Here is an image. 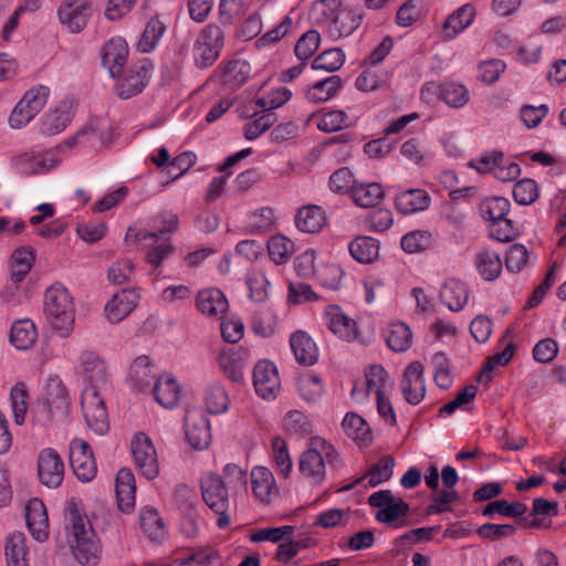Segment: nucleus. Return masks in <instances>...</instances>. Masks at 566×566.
Wrapping results in <instances>:
<instances>
[{
  "label": "nucleus",
  "mask_w": 566,
  "mask_h": 566,
  "mask_svg": "<svg viewBox=\"0 0 566 566\" xmlns=\"http://www.w3.org/2000/svg\"><path fill=\"white\" fill-rule=\"evenodd\" d=\"M44 313L52 328L69 337L74 328L75 312L69 291L61 284L49 287L44 295Z\"/></svg>",
  "instance_id": "nucleus-1"
},
{
  "label": "nucleus",
  "mask_w": 566,
  "mask_h": 566,
  "mask_svg": "<svg viewBox=\"0 0 566 566\" xmlns=\"http://www.w3.org/2000/svg\"><path fill=\"white\" fill-rule=\"evenodd\" d=\"M69 525L72 528L74 544L72 545L73 555L76 560L82 565H93L97 560V545L91 538L92 528L85 521V517L80 513L77 505L74 502L69 503L67 507Z\"/></svg>",
  "instance_id": "nucleus-2"
},
{
  "label": "nucleus",
  "mask_w": 566,
  "mask_h": 566,
  "mask_svg": "<svg viewBox=\"0 0 566 566\" xmlns=\"http://www.w3.org/2000/svg\"><path fill=\"white\" fill-rule=\"evenodd\" d=\"M69 406V391L63 381L54 377L48 379L41 400L38 401L31 411L38 422L45 424L55 415L65 416Z\"/></svg>",
  "instance_id": "nucleus-3"
},
{
  "label": "nucleus",
  "mask_w": 566,
  "mask_h": 566,
  "mask_svg": "<svg viewBox=\"0 0 566 566\" xmlns=\"http://www.w3.org/2000/svg\"><path fill=\"white\" fill-rule=\"evenodd\" d=\"M201 494L205 503L219 515L217 525L226 528L230 524V517L227 515L229 507L228 490L222 478L216 473H208L200 482Z\"/></svg>",
  "instance_id": "nucleus-4"
},
{
  "label": "nucleus",
  "mask_w": 566,
  "mask_h": 566,
  "mask_svg": "<svg viewBox=\"0 0 566 566\" xmlns=\"http://www.w3.org/2000/svg\"><path fill=\"white\" fill-rule=\"evenodd\" d=\"M223 46V32L216 24H208L198 35L193 45V59L199 69L211 66Z\"/></svg>",
  "instance_id": "nucleus-5"
},
{
  "label": "nucleus",
  "mask_w": 566,
  "mask_h": 566,
  "mask_svg": "<svg viewBox=\"0 0 566 566\" xmlns=\"http://www.w3.org/2000/svg\"><path fill=\"white\" fill-rule=\"evenodd\" d=\"M50 90L39 85L29 90L18 102L9 116V124L12 128L19 129L25 126L44 107Z\"/></svg>",
  "instance_id": "nucleus-6"
},
{
  "label": "nucleus",
  "mask_w": 566,
  "mask_h": 566,
  "mask_svg": "<svg viewBox=\"0 0 566 566\" xmlns=\"http://www.w3.org/2000/svg\"><path fill=\"white\" fill-rule=\"evenodd\" d=\"M130 450L136 470L148 480L156 479L159 474V462L151 439L145 432L135 433Z\"/></svg>",
  "instance_id": "nucleus-7"
},
{
  "label": "nucleus",
  "mask_w": 566,
  "mask_h": 566,
  "mask_svg": "<svg viewBox=\"0 0 566 566\" xmlns=\"http://www.w3.org/2000/svg\"><path fill=\"white\" fill-rule=\"evenodd\" d=\"M82 409L87 427L98 436H104L109 429L108 415L99 391L84 390Z\"/></svg>",
  "instance_id": "nucleus-8"
},
{
  "label": "nucleus",
  "mask_w": 566,
  "mask_h": 566,
  "mask_svg": "<svg viewBox=\"0 0 566 566\" xmlns=\"http://www.w3.org/2000/svg\"><path fill=\"white\" fill-rule=\"evenodd\" d=\"M70 464L75 476L82 482H90L96 475V463L90 444L74 439L70 444Z\"/></svg>",
  "instance_id": "nucleus-9"
},
{
  "label": "nucleus",
  "mask_w": 566,
  "mask_h": 566,
  "mask_svg": "<svg viewBox=\"0 0 566 566\" xmlns=\"http://www.w3.org/2000/svg\"><path fill=\"white\" fill-rule=\"evenodd\" d=\"M59 163V158L52 150L44 153L25 151L12 158L13 167L25 176L46 174L55 168Z\"/></svg>",
  "instance_id": "nucleus-10"
},
{
  "label": "nucleus",
  "mask_w": 566,
  "mask_h": 566,
  "mask_svg": "<svg viewBox=\"0 0 566 566\" xmlns=\"http://www.w3.org/2000/svg\"><path fill=\"white\" fill-rule=\"evenodd\" d=\"M38 475L41 483L50 489L61 485L64 478V463L54 449L45 448L39 453Z\"/></svg>",
  "instance_id": "nucleus-11"
},
{
  "label": "nucleus",
  "mask_w": 566,
  "mask_h": 566,
  "mask_svg": "<svg viewBox=\"0 0 566 566\" xmlns=\"http://www.w3.org/2000/svg\"><path fill=\"white\" fill-rule=\"evenodd\" d=\"M185 429L187 439L193 449L208 448L211 441L210 422L201 410L192 409L186 412Z\"/></svg>",
  "instance_id": "nucleus-12"
},
{
  "label": "nucleus",
  "mask_w": 566,
  "mask_h": 566,
  "mask_svg": "<svg viewBox=\"0 0 566 566\" xmlns=\"http://www.w3.org/2000/svg\"><path fill=\"white\" fill-rule=\"evenodd\" d=\"M253 386L263 399H274L280 389L276 366L270 360H260L253 369Z\"/></svg>",
  "instance_id": "nucleus-13"
},
{
  "label": "nucleus",
  "mask_w": 566,
  "mask_h": 566,
  "mask_svg": "<svg viewBox=\"0 0 566 566\" xmlns=\"http://www.w3.org/2000/svg\"><path fill=\"white\" fill-rule=\"evenodd\" d=\"M81 368L84 380L88 384L85 390L99 391L107 384V368L102 357L92 350L81 355Z\"/></svg>",
  "instance_id": "nucleus-14"
},
{
  "label": "nucleus",
  "mask_w": 566,
  "mask_h": 566,
  "mask_svg": "<svg viewBox=\"0 0 566 566\" xmlns=\"http://www.w3.org/2000/svg\"><path fill=\"white\" fill-rule=\"evenodd\" d=\"M401 390L406 401L410 405H418L424 398L423 365L420 361H412L406 367Z\"/></svg>",
  "instance_id": "nucleus-15"
},
{
  "label": "nucleus",
  "mask_w": 566,
  "mask_h": 566,
  "mask_svg": "<svg viewBox=\"0 0 566 566\" xmlns=\"http://www.w3.org/2000/svg\"><path fill=\"white\" fill-rule=\"evenodd\" d=\"M128 48L124 39L112 38L102 48V64L112 77L118 76L126 63Z\"/></svg>",
  "instance_id": "nucleus-16"
},
{
  "label": "nucleus",
  "mask_w": 566,
  "mask_h": 566,
  "mask_svg": "<svg viewBox=\"0 0 566 566\" xmlns=\"http://www.w3.org/2000/svg\"><path fill=\"white\" fill-rule=\"evenodd\" d=\"M138 295L133 290L123 289L115 293L105 305V314L111 323H119L136 307Z\"/></svg>",
  "instance_id": "nucleus-17"
},
{
  "label": "nucleus",
  "mask_w": 566,
  "mask_h": 566,
  "mask_svg": "<svg viewBox=\"0 0 566 566\" xmlns=\"http://www.w3.org/2000/svg\"><path fill=\"white\" fill-rule=\"evenodd\" d=\"M249 356L250 352L245 347L231 348L228 352L220 353L219 364L229 379L234 382H241Z\"/></svg>",
  "instance_id": "nucleus-18"
},
{
  "label": "nucleus",
  "mask_w": 566,
  "mask_h": 566,
  "mask_svg": "<svg viewBox=\"0 0 566 566\" xmlns=\"http://www.w3.org/2000/svg\"><path fill=\"white\" fill-rule=\"evenodd\" d=\"M196 500L197 495L189 486L180 484L175 489L176 505L185 516L182 527L191 536L197 532Z\"/></svg>",
  "instance_id": "nucleus-19"
},
{
  "label": "nucleus",
  "mask_w": 566,
  "mask_h": 566,
  "mask_svg": "<svg viewBox=\"0 0 566 566\" xmlns=\"http://www.w3.org/2000/svg\"><path fill=\"white\" fill-rule=\"evenodd\" d=\"M395 464L396 462L394 457L384 455L379 459L377 463L373 464L363 476L356 479L350 484L345 485L342 489V491L353 490L356 485H359L365 479H368V486L375 488L380 483L391 479L394 474Z\"/></svg>",
  "instance_id": "nucleus-20"
},
{
  "label": "nucleus",
  "mask_w": 566,
  "mask_h": 566,
  "mask_svg": "<svg viewBox=\"0 0 566 566\" xmlns=\"http://www.w3.org/2000/svg\"><path fill=\"white\" fill-rule=\"evenodd\" d=\"M326 317L328 319V328L345 340L358 339L359 333L356 328V322L349 318L338 305H329L326 307Z\"/></svg>",
  "instance_id": "nucleus-21"
},
{
  "label": "nucleus",
  "mask_w": 566,
  "mask_h": 566,
  "mask_svg": "<svg viewBox=\"0 0 566 566\" xmlns=\"http://www.w3.org/2000/svg\"><path fill=\"white\" fill-rule=\"evenodd\" d=\"M115 492L118 509L129 513L135 505L136 484L130 469L122 468L116 475Z\"/></svg>",
  "instance_id": "nucleus-22"
},
{
  "label": "nucleus",
  "mask_w": 566,
  "mask_h": 566,
  "mask_svg": "<svg viewBox=\"0 0 566 566\" xmlns=\"http://www.w3.org/2000/svg\"><path fill=\"white\" fill-rule=\"evenodd\" d=\"M431 198L423 189L412 188L396 193L395 207L402 214H411L429 208Z\"/></svg>",
  "instance_id": "nucleus-23"
},
{
  "label": "nucleus",
  "mask_w": 566,
  "mask_h": 566,
  "mask_svg": "<svg viewBox=\"0 0 566 566\" xmlns=\"http://www.w3.org/2000/svg\"><path fill=\"white\" fill-rule=\"evenodd\" d=\"M300 471L304 476L311 479L314 484H321L325 476V462L323 455L318 451V447L313 446L312 441L310 447L301 454Z\"/></svg>",
  "instance_id": "nucleus-24"
},
{
  "label": "nucleus",
  "mask_w": 566,
  "mask_h": 566,
  "mask_svg": "<svg viewBox=\"0 0 566 566\" xmlns=\"http://www.w3.org/2000/svg\"><path fill=\"white\" fill-rule=\"evenodd\" d=\"M157 377L151 370V361L148 356L137 357L129 369L128 381L136 392H144L154 386Z\"/></svg>",
  "instance_id": "nucleus-25"
},
{
  "label": "nucleus",
  "mask_w": 566,
  "mask_h": 566,
  "mask_svg": "<svg viewBox=\"0 0 566 566\" xmlns=\"http://www.w3.org/2000/svg\"><path fill=\"white\" fill-rule=\"evenodd\" d=\"M329 23L328 33L338 40L350 35L361 23L363 14L350 8H343Z\"/></svg>",
  "instance_id": "nucleus-26"
},
{
  "label": "nucleus",
  "mask_w": 566,
  "mask_h": 566,
  "mask_svg": "<svg viewBox=\"0 0 566 566\" xmlns=\"http://www.w3.org/2000/svg\"><path fill=\"white\" fill-rule=\"evenodd\" d=\"M439 297L450 311L459 312L468 303L469 289L462 281L450 279L442 285Z\"/></svg>",
  "instance_id": "nucleus-27"
},
{
  "label": "nucleus",
  "mask_w": 566,
  "mask_h": 566,
  "mask_svg": "<svg viewBox=\"0 0 566 566\" xmlns=\"http://www.w3.org/2000/svg\"><path fill=\"white\" fill-rule=\"evenodd\" d=\"M290 345L296 360L305 366L317 363L318 349L314 340L302 331L292 334Z\"/></svg>",
  "instance_id": "nucleus-28"
},
{
  "label": "nucleus",
  "mask_w": 566,
  "mask_h": 566,
  "mask_svg": "<svg viewBox=\"0 0 566 566\" xmlns=\"http://www.w3.org/2000/svg\"><path fill=\"white\" fill-rule=\"evenodd\" d=\"M148 69L145 65L130 69L117 83V94L122 98H129L143 92L148 83Z\"/></svg>",
  "instance_id": "nucleus-29"
},
{
  "label": "nucleus",
  "mask_w": 566,
  "mask_h": 566,
  "mask_svg": "<svg viewBox=\"0 0 566 566\" xmlns=\"http://www.w3.org/2000/svg\"><path fill=\"white\" fill-rule=\"evenodd\" d=\"M155 400L165 408H172L180 399V386L171 376H161L156 379L151 389Z\"/></svg>",
  "instance_id": "nucleus-30"
},
{
  "label": "nucleus",
  "mask_w": 566,
  "mask_h": 566,
  "mask_svg": "<svg viewBox=\"0 0 566 566\" xmlns=\"http://www.w3.org/2000/svg\"><path fill=\"white\" fill-rule=\"evenodd\" d=\"M228 301L219 289H206L197 295V308L209 316H218L228 310Z\"/></svg>",
  "instance_id": "nucleus-31"
},
{
  "label": "nucleus",
  "mask_w": 566,
  "mask_h": 566,
  "mask_svg": "<svg viewBox=\"0 0 566 566\" xmlns=\"http://www.w3.org/2000/svg\"><path fill=\"white\" fill-rule=\"evenodd\" d=\"M325 222V212L315 205L304 206L295 214V226L302 232L315 233L324 227Z\"/></svg>",
  "instance_id": "nucleus-32"
},
{
  "label": "nucleus",
  "mask_w": 566,
  "mask_h": 566,
  "mask_svg": "<svg viewBox=\"0 0 566 566\" xmlns=\"http://www.w3.org/2000/svg\"><path fill=\"white\" fill-rule=\"evenodd\" d=\"M251 483L255 497L262 503H270L272 495L277 492L274 476L266 468H254L251 472Z\"/></svg>",
  "instance_id": "nucleus-33"
},
{
  "label": "nucleus",
  "mask_w": 566,
  "mask_h": 566,
  "mask_svg": "<svg viewBox=\"0 0 566 566\" xmlns=\"http://www.w3.org/2000/svg\"><path fill=\"white\" fill-rule=\"evenodd\" d=\"M7 566H30L29 549L25 535L21 532L12 533L4 546Z\"/></svg>",
  "instance_id": "nucleus-34"
},
{
  "label": "nucleus",
  "mask_w": 566,
  "mask_h": 566,
  "mask_svg": "<svg viewBox=\"0 0 566 566\" xmlns=\"http://www.w3.org/2000/svg\"><path fill=\"white\" fill-rule=\"evenodd\" d=\"M156 220L159 221L158 229L156 231H137L134 233V240L146 242L151 241V244L157 242L159 237L165 234L174 233L178 230L179 219L178 216L171 211L161 212Z\"/></svg>",
  "instance_id": "nucleus-35"
},
{
  "label": "nucleus",
  "mask_w": 566,
  "mask_h": 566,
  "mask_svg": "<svg viewBox=\"0 0 566 566\" xmlns=\"http://www.w3.org/2000/svg\"><path fill=\"white\" fill-rule=\"evenodd\" d=\"M350 255L359 263L368 264L377 260L379 254V241L367 235L356 237L349 243Z\"/></svg>",
  "instance_id": "nucleus-36"
},
{
  "label": "nucleus",
  "mask_w": 566,
  "mask_h": 566,
  "mask_svg": "<svg viewBox=\"0 0 566 566\" xmlns=\"http://www.w3.org/2000/svg\"><path fill=\"white\" fill-rule=\"evenodd\" d=\"M90 9L91 7L87 1L80 2L74 9H59V20L72 33H78L87 24Z\"/></svg>",
  "instance_id": "nucleus-37"
},
{
  "label": "nucleus",
  "mask_w": 566,
  "mask_h": 566,
  "mask_svg": "<svg viewBox=\"0 0 566 566\" xmlns=\"http://www.w3.org/2000/svg\"><path fill=\"white\" fill-rule=\"evenodd\" d=\"M342 428L349 438L359 444L367 446L373 440L369 426L363 417L355 412L346 413L342 422Z\"/></svg>",
  "instance_id": "nucleus-38"
},
{
  "label": "nucleus",
  "mask_w": 566,
  "mask_h": 566,
  "mask_svg": "<svg viewBox=\"0 0 566 566\" xmlns=\"http://www.w3.org/2000/svg\"><path fill=\"white\" fill-rule=\"evenodd\" d=\"M475 15V9L472 4H464L450 14L443 22V32L447 39H453L459 32L469 27Z\"/></svg>",
  "instance_id": "nucleus-39"
},
{
  "label": "nucleus",
  "mask_w": 566,
  "mask_h": 566,
  "mask_svg": "<svg viewBox=\"0 0 566 566\" xmlns=\"http://www.w3.org/2000/svg\"><path fill=\"white\" fill-rule=\"evenodd\" d=\"M475 268L485 281H494L502 272L500 255L490 249H482L475 255Z\"/></svg>",
  "instance_id": "nucleus-40"
},
{
  "label": "nucleus",
  "mask_w": 566,
  "mask_h": 566,
  "mask_svg": "<svg viewBox=\"0 0 566 566\" xmlns=\"http://www.w3.org/2000/svg\"><path fill=\"white\" fill-rule=\"evenodd\" d=\"M36 338V327L31 319L25 318L13 323L10 332V342L17 349H29Z\"/></svg>",
  "instance_id": "nucleus-41"
},
{
  "label": "nucleus",
  "mask_w": 566,
  "mask_h": 566,
  "mask_svg": "<svg viewBox=\"0 0 566 566\" xmlns=\"http://www.w3.org/2000/svg\"><path fill=\"white\" fill-rule=\"evenodd\" d=\"M350 196L357 206L374 208L384 198L385 192L378 182H361L353 187Z\"/></svg>",
  "instance_id": "nucleus-42"
},
{
  "label": "nucleus",
  "mask_w": 566,
  "mask_h": 566,
  "mask_svg": "<svg viewBox=\"0 0 566 566\" xmlns=\"http://www.w3.org/2000/svg\"><path fill=\"white\" fill-rule=\"evenodd\" d=\"M249 65L240 60L228 62L223 66H219L217 73L219 74L223 84L238 88L243 85L249 78Z\"/></svg>",
  "instance_id": "nucleus-43"
},
{
  "label": "nucleus",
  "mask_w": 566,
  "mask_h": 566,
  "mask_svg": "<svg viewBox=\"0 0 566 566\" xmlns=\"http://www.w3.org/2000/svg\"><path fill=\"white\" fill-rule=\"evenodd\" d=\"M342 78L338 75H332L325 80L318 81L306 91V98L312 103H323L333 97L342 86Z\"/></svg>",
  "instance_id": "nucleus-44"
},
{
  "label": "nucleus",
  "mask_w": 566,
  "mask_h": 566,
  "mask_svg": "<svg viewBox=\"0 0 566 566\" xmlns=\"http://www.w3.org/2000/svg\"><path fill=\"white\" fill-rule=\"evenodd\" d=\"M71 120L72 114L70 106L63 103L45 115L42 123V130L49 135H56L64 130Z\"/></svg>",
  "instance_id": "nucleus-45"
},
{
  "label": "nucleus",
  "mask_w": 566,
  "mask_h": 566,
  "mask_svg": "<svg viewBox=\"0 0 566 566\" xmlns=\"http://www.w3.org/2000/svg\"><path fill=\"white\" fill-rule=\"evenodd\" d=\"M439 97L450 107L460 108L469 102V91L462 84L444 82L438 86Z\"/></svg>",
  "instance_id": "nucleus-46"
},
{
  "label": "nucleus",
  "mask_w": 566,
  "mask_h": 566,
  "mask_svg": "<svg viewBox=\"0 0 566 566\" xmlns=\"http://www.w3.org/2000/svg\"><path fill=\"white\" fill-rule=\"evenodd\" d=\"M386 343L394 352H406L412 343V333L409 326L401 322L391 324L386 335Z\"/></svg>",
  "instance_id": "nucleus-47"
},
{
  "label": "nucleus",
  "mask_w": 566,
  "mask_h": 566,
  "mask_svg": "<svg viewBox=\"0 0 566 566\" xmlns=\"http://www.w3.org/2000/svg\"><path fill=\"white\" fill-rule=\"evenodd\" d=\"M511 203L504 197H491L481 201L480 213L490 222L503 221L510 211Z\"/></svg>",
  "instance_id": "nucleus-48"
},
{
  "label": "nucleus",
  "mask_w": 566,
  "mask_h": 566,
  "mask_svg": "<svg viewBox=\"0 0 566 566\" xmlns=\"http://www.w3.org/2000/svg\"><path fill=\"white\" fill-rule=\"evenodd\" d=\"M268 251L271 260L276 264L285 263L294 253L295 244L282 234L273 235L268 242Z\"/></svg>",
  "instance_id": "nucleus-49"
},
{
  "label": "nucleus",
  "mask_w": 566,
  "mask_h": 566,
  "mask_svg": "<svg viewBox=\"0 0 566 566\" xmlns=\"http://www.w3.org/2000/svg\"><path fill=\"white\" fill-rule=\"evenodd\" d=\"M139 520L140 527L150 539L157 541L165 536V524L156 509L146 507Z\"/></svg>",
  "instance_id": "nucleus-50"
},
{
  "label": "nucleus",
  "mask_w": 566,
  "mask_h": 566,
  "mask_svg": "<svg viewBox=\"0 0 566 566\" xmlns=\"http://www.w3.org/2000/svg\"><path fill=\"white\" fill-rule=\"evenodd\" d=\"M340 9V0H318L313 4L310 15L316 24H326L329 27V23H332L335 18L334 15H336Z\"/></svg>",
  "instance_id": "nucleus-51"
},
{
  "label": "nucleus",
  "mask_w": 566,
  "mask_h": 566,
  "mask_svg": "<svg viewBox=\"0 0 566 566\" xmlns=\"http://www.w3.org/2000/svg\"><path fill=\"white\" fill-rule=\"evenodd\" d=\"M495 512L502 516L521 518L527 512V506L522 502L510 503L506 500H497L490 502L483 509L482 514L486 517H492V514Z\"/></svg>",
  "instance_id": "nucleus-52"
},
{
  "label": "nucleus",
  "mask_w": 566,
  "mask_h": 566,
  "mask_svg": "<svg viewBox=\"0 0 566 566\" xmlns=\"http://www.w3.org/2000/svg\"><path fill=\"white\" fill-rule=\"evenodd\" d=\"M166 27L161 21L157 18H151L137 43L138 50L144 53L150 52L163 36Z\"/></svg>",
  "instance_id": "nucleus-53"
},
{
  "label": "nucleus",
  "mask_w": 566,
  "mask_h": 566,
  "mask_svg": "<svg viewBox=\"0 0 566 566\" xmlns=\"http://www.w3.org/2000/svg\"><path fill=\"white\" fill-rule=\"evenodd\" d=\"M344 62L345 53L343 50L339 48H333L318 54L312 62V69L335 72L343 66Z\"/></svg>",
  "instance_id": "nucleus-54"
},
{
  "label": "nucleus",
  "mask_w": 566,
  "mask_h": 566,
  "mask_svg": "<svg viewBox=\"0 0 566 566\" xmlns=\"http://www.w3.org/2000/svg\"><path fill=\"white\" fill-rule=\"evenodd\" d=\"M229 397L223 386L211 384L206 391V407L210 413H222L228 409Z\"/></svg>",
  "instance_id": "nucleus-55"
},
{
  "label": "nucleus",
  "mask_w": 566,
  "mask_h": 566,
  "mask_svg": "<svg viewBox=\"0 0 566 566\" xmlns=\"http://www.w3.org/2000/svg\"><path fill=\"white\" fill-rule=\"evenodd\" d=\"M432 366L434 369L433 378L438 387L449 389L452 385L451 365L443 352H438L432 356Z\"/></svg>",
  "instance_id": "nucleus-56"
},
{
  "label": "nucleus",
  "mask_w": 566,
  "mask_h": 566,
  "mask_svg": "<svg viewBox=\"0 0 566 566\" xmlns=\"http://www.w3.org/2000/svg\"><path fill=\"white\" fill-rule=\"evenodd\" d=\"M253 116L254 119L247 123L243 128L244 137L248 140L256 139L276 122V115L273 112L262 113L260 115L255 113Z\"/></svg>",
  "instance_id": "nucleus-57"
},
{
  "label": "nucleus",
  "mask_w": 566,
  "mask_h": 566,
  "mask_svg": "<svg viewBox=\"0 0 566 566\" xmlns=\"http://www.w3.org/2000/svg\"><path fill=\"white\" fill-rule=\"evenodd\" d=\"M410 511V506L402 499H394L390 504L381 507L377 511L375 517L377 521L386 524H394L400 517L407 516Z\"/></svg>",
  "instance_id": "nucleus-58"
},
{
  "label": "nucleus",
  "mask_w": 566,
  "mask_h": 566,
  "mask_svg": "<svg viewBox=\"0 0 566 566\" xmlns=\"http://www.w3.org/2000/svg\"><path fill=\"white\" fill-rule=\"evenodd\" d=\"M515 352V345L510 343L501 353H496L489 357L484 364V367L478 378L479 381L488 384L492 379L491 373L496 366L506 365L513 357Z\"/></svg>",
  "instance_id": "nucleus-59"
},
{
  "label": "nucleus",
  "mask_w": 566,
  "mask_h": 566,
  "mask_svg": "<svg viewBox=\"0 0 566 566\" xmlns=\"http://www.w3.org/2000/svg\"><path fill=\"white\" fill-rule=\"evenodd\" d=\"M432 242V234L429 231L416 230L401 238V249L407 253H416L428 249Z\"/></svg>",
  "instance_id": "nucleus-60"
},
{
  "label": "nucleus",
  "mask_w": 566,
  "mask_h": 566,
  "mask_svg": "<svg viewBox=\"0 0 566 566\" xmlns=\"http://www.w3.org/2000/svg\"><path fill=\"white\" fill-rule=\"evenodd\" d=\"M10 400L14 417V422L21 426L25 420L28 410V389L24 384H17L10 392Z\"/></svg>",
  "instance_id": "nucleus-61"
},
{
  "label": "nucleus",
  "mask_w": 566,
  "mask_h": 566,
  "mask_svg": "<svg viewBox=\"0 0 566 566\" xmlns=\"http://www.w3.org/2000/svg\"><path fill=\"white\" fill-rule=\"evenodd\" d=\"M321 35L316 30H308L296 42L294 52L297 59L306 62L319 46Z\"/></svg>",
  "instance_id": "nucleus-62"
},
{
  "label": "nucleus",
  "mask_w": 566,
  "mask_h": 566,
  "mask_svg": "<svg viewBox=\"0 0 566 566\" xmlns=\"http://www.w3.org/2000/svg\"><path fill=\"white\" fill-rule=\"evenodd\" d=\"M513 197L518 205H532L538 197V186L534 179L518 180L513 189Z\"/></svg>",
  "instance_id": "nucleus-63"
},
{
  "label": "nucleus",
  "mask_w": 566,
  "mask_h": 566,
  "mask_svg": "<svg viewBox=\"0 0 566 566\" xmlns=\"http://www.w3.org/2000/svg\"><path fill=\"white\" fill-rule=\"evenodd\" d=\"M247 284L250 291V298L254 302H264L268 298V286L270 284L265 274L261 271H253L248 275Z\"/></svg>",
  "instance_id": "nucleus-64"
}]
</instances>
